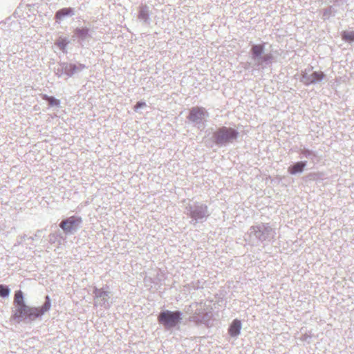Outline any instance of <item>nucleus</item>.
Masks as SVG:
<instances>
[{"mask_svg":"<svg viewBox=\"0 0 354 354\" xmlns=\"http://www.w3.org/2000/svg\"><path fill=\"white\" fill-rule=\"evenodd\" d=\"M239 133L233 128L222 127L218 128L213 135L214 142L217 145L232 142L238 137Z\"/></svg>","mask_w":354,"mask_h":354,"instance_id":"1","label":"nucleus"},{"mask_svg":"<svg viewBox=\"0 0 354 354\" xmlns=\"http://www.w3.org/2000/svg\"><path fill=\"white\" fill-rule=\"evenodd\" d=\"M181 319V313L179 311L166 310L158 315V322L167 328H172L177 325Z\"/></svg>","mask_w":354,"mask_h":354,"instance_id":"2","label":"nucleus"},{"mask_svg":"<svg viewBox=\"0 0 354 354\" xmlns=\"http://www.w3.org/2000/svg\"><path fill=\"white\" fill-rule=\"evenodd\" d=\"M51 307L50 299L49 296L45 298V302L41 307H29L28 314L26 319L30 320H35L40 316L43 315L45 313L48 311Z\"/></svg>","mask_w":354,"mask_h":354,"instance_id":"3","label":"nucleus"},{"mask_svg":"<svg viewBox=\"0 0 354 354\" xmlns=\"http://www.w3.org/2000/svg\"><path fill=\"white\" fill-rule=\"evenodd\" d=\"M324 77L325 75L322 71H315L308 74L307 70H305L301 73V82L305 85H310L322 80Z\"/></svg>","mask_w":354,"mask_h":354,"instance_id":"4","label":"nucleus"},{"mask_svg":"<svg viewBox=\"0 0 354 354\" xmlns=\"http://www.w3.org/2000/svg\"><path fill=\"white\" fill-rule=\"evenodd\" d=\"M82 222L80 217L71 216L66 220L62 221L59 226L65 232H71L75 227H77Z\"/></svg>","mask_w":354,"mask_h":354,"instance_id":"5","label":"nucleus"},{"mask_svg":"<svg viewBox=\"0 0 354 354\" xmlns=\"http://www.w3.org/2000/svg\"><path fill=\"white\" fill-rule=\"evenodd\" d=\"M30 306L26 304L15 307V310L12 316L14 320L19 322L21 319H26Z\"/></svg>","mask_w":354,"mask_h":354,"instance_id":"6","label":"nucleus"},{"mask_svg":"<svg viewBox=\"0 0 354 354\" xmlns=\"http://www.w3.org/2000/svg\"><path fill=\"white\" fill-rule=\"evenodd\" d=\"M205 115V111L204 109L195 107L193 108L189 115V120L192 121H196L198 120L203 119Z\"/></svg>","mask_w":354,"mask_h":354,"instance_id":"7","label":"nucleus"},{"mask_svg":"<svg viewBox=\"0 0 354 354\" xmlns=\"http://www.w3.org/2000/svg\"><path fill=\"white\" fill-rule=\"evenodd\" d=\"M241 329V321L237 319H235L232 321V324L229 327L228 333L232 337H236L240 334Z\"/></svg>","mask_w":354,"mask_h":354,"instance_id":"8","label":"nucleus"},{"mask_svg":"<svg viewBox=\"0 0 354 354\" xmlns=\"http://www.w3.org/2000/svg\"><path fill=\"white\" fill-rule=\"evenodd\" d=\"M306 166L305 162H298L295 163L294 165L288 167V172L291 174H295L297 173H300L303 171L304 167Z\"/></svg>","mask_w":354,"mask_h":354,"instance_id":"9","label":"nucleus"},{"mask_svg":"<svg viewBox=\"0 0 354 354\" xmlns=\"http://www.w3.org/2000/svg\"><path fill=\"white\" fill-rule=\"evenodd\" d=\"M73 14V12L71 8H64L56 12L55 19L57 20H62L64 17L72 15Z\"/></svg>","mask_w":354,"mask_h":354,"instance_id":"10","label":"nucleus"},{"mask_svg":"<svg viewBox=\"0 0 354 354\" xmlns=\"http://www.w3.org/2000/svg\"><path fill=\"white\" fill-rule=\"evenodd\" d=\"M24 295L21 290H17L15 292L14 297V305L15 307L24 304Z\"/></svg>","mask_w":354,"mask_h":354,"instance_id":"11","label":"nucleus"},{"mask_svg":"<svg viewBox=\"0 0 354 354\" xmlns=\"http://www.w3.org/2000/svg\"><path fill=\"white\" fill-rule=\"evenodd\" d=\"M342 39L352 42L354 41V31H344L342 34Z\"/></svg>","mask_w":354,"mask_h":354,"instance_id":"12","label":"nucleus"},{"mask_svg":"<svg viewBox=\"0 0 354 354\" xmlns=\"http://www.w3.org/2000/svg\"><path fill=\"white\" fill-rule=\"evenodd\" d=\"M263 49H264L263 45H261V44L254 45L252 48V53L255 56H259L263 52Z\"/></svg>","mask_w":354,"mask_h":354,"instance_id":"13","label":"nucleus"},{"mask_svg":"<svg viewBox=\"0 0 354 354\" xmlns=\"http://www.w3.org/2000/svg\"><path fill=\"white\" fill-rule=\"evenodd\" d=\"M44 99L48 102L50 106H59V100L52 96L44 95Z\"/></svg>","mask_w":354,"mask_h":354,"instance_id":"14","label":"nucleus"},{"mask_svg":"<svg viewBox=\"0 0 354 354\" xmlns=\"http://www.w3.org/2000/svg\"><path fill=\"white\" fill-rule=\"evenodd\" d=\"M88 30L87 28H77L75 33L77 36L84 38L87 36Z\"/></svg>","mask_w":354,"mask_h":354,"instance_id":"15","label":"nucleus"},{"mask_svg":"<svg viewBox=\"0 0 354 354\" xmlns=\"http://www.w3.org/2000/svg\"><path fill=\"white\" fill-rule=\"evenodd\" d=\"M68 44V41H66V39L64 38H59L57 41H56V44L57 46L62 50H64L66 45Z\"/></svg>","mask_w":354,"mask_h":354,"instance_id":"16","label":"nucleus"},{"mask_svg":"<svg viewBox=\"0 0 354 354\" xmlns=\"http://www.w3.org/2000/svg\"><path fill=\"white\" fill-rule=\"evenodd\" d=\"M10 290L3 285H0V297H6L9 295Z\"/></svg>","mask_w":354,"mask_h":354,"instance_id":"17","label":"nucleus"},{"mask_svg":"<svg viewBox=\"0 0 354 354\" xmlns=\"http://www.w3.org/2000/svg\"><path fill=\"white\" fill-rule=\"evenodd\" d=\"M94 294H95V297H102L104 296H107V295H108L106 292L103 291L101 289H95L94 290Z\"/></svg>","mask_w":354,"mask_h":354,"instance_id":"18","label":"nucleus"},{"mask_svg":"<svg viewBox=\"0 0 354 354\" xmlns=\"http://www.w3.org/2000/svg\"><path fill=\"white\" fill-rule=\"evenodd\" d=\"M146 106V104L142 102H138L134 106L135 111H137L138 109L144 107Z\"/></svg>","mask_w":354,"mask_h":354,"instance_id":"19","label":"nucleus"}]
</instances>
